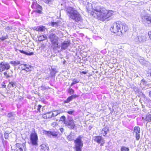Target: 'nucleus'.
Returning <instances> with one entry per match:
<instances>
[{"label": "nucleus", "mask_w": 151, "mask_h": 151, "mask_svg": "<svg viewBox=\"0 0 151 151\" xmlns=\"http://www.w3.org/2000/svg\"><path fill=\"white\" fill-rule=\"evenodd\" d=\"M22 65V70H25L27 71L30 70V68H31V66L27 64H21L20 65Z\"/></svg>", "instance_id": "nucleus-17"}, {"label": "nucleus", "mask_w": 151, "mask_h": 151, "mask_svg": "<svg viewBox=\"0 0 151 151\" xmlns=\"http://www.w3.org/2000/svg\"><path fill=\"white\" fill-rule=\"evenodd\" d=\"M46 114L48 118H50L53 117L52 115V113L51 112H47Z\"/></svg>", "instance_id": "nucleus-34"}, {"label": "nucleus", "mask_w": 151, "mask_h": 151, "mask_svg": "<svg viewBox=\"0 0 151 151\" xmlns=\"http://www.w3.org/2000/svg\"><path fill=\"white\" fill-rule=\"evenodd\" d=\"M67 112L68 114H70L72 115L74 112V111H67Z\"/></svg>", "instance_id": "nucleus-42"}, {"label": "nucleus", "mask_w": 151, "mask_h": 151, "mask_svg": "<svg viewBox=\"0 0 151 151\" xmlns=\"http://www.w3.org/2000/svg\"><path fill=\"white\" fill-rule=\"evenodd\" d=\"M129 148L125 146L121 147L120 149L121 151H129Z\"/></svg>", "instance_id": "nucleus-30"}, {"label": "nucleus", "mask_w": 151, "mask_h": 151, "mask_svg": "<svg viewBox=\"0 0 151 151\" xmlns=\"http://www.w3.org/2000/svg\"><path fill=\"white\" fill-rule=\"evenodd\" d=\"M82 136L80 135L74 140V149L75 151H82V148L83 145V141L82 140Z\"/></svg>", "instance_id": "nucleus-5"}, {"label": "nucleus", "mask_w": 151, "mask_h": 151, "mask_svg": "<svg viewBox=\"0 0 151 151\" xmlns=\"http://www.w3.org/2000/svg\"><path fill=\"white\" fill-rule=\"evenodd\" d=\"M105 12H106L107 13L106 15L107 17V19L113 15L114 13V12L110 10L109 11H108L106 10V11H105Z\"/></svg>", "instance_id": "nucleus-22"}, {"label": "nucleus", "mask_w": 151, "mask_h": 151, "mask_svg": "<svg viewBox=\"0 0 151 151\" xmlns=\"http://www.w3.org/2000/svg\"><path fill=\"white\" fill-rule=\"evenodd\" d=\"M66 12L68 16L73 20L78 22L82 20V17L79 12L73 7H68Z\"/></svg>", "instance_id": "nucleus-3"}, {"label": "nucleus", "mask_w": 151, "mask_h": 151, "mask_svg": "<svg viewBox=\"0 0 151 151\" xmlns=\"http://www.w3.org/2000/svg\"><path fill=\"white\" fill-rule=\"evenodd\" d=\"M46 3H49L51 1L50 0H45Z\"/></svg>", "instance_id": "nucleus-49"}, {"label": "nucleus", "mask_w": 151, "mask_h": 151, "mask_svg": "<svg viewBox=\"0 0 151 151\" xmlns=\"http://www.w3.org/2000/svg\"><path fill=\"white\" fill-rule=\"evenodd\" d=\"M148 35L149 36L151 40V31H150L148 32Z\"/></svg>", "instance_id": "nucleus-47"}, {"label": "nucleus", "mask_w": 151, "mask_h": 151, "mask_svg": "<svg viewBox=\"0 0 151 151\" xmlns=\"http://www.w3.org/2000/svg\"><path fill=\"white\" fill-rule=\"evenodd\" d=\"M144 22L148 24H151V16H149L147 14H142L141 16Z\"/></svg>", "instance_id": "nucleus-12"}, {"label": "nucleus", "mask_w": 151, "mask_h": 151, "mask_svg": "<svg viewBox=\"0 0 151 151\" xmlns=\"http://www.w3.org/2000/svg\"><path fill=\"white\" fill-rule=\"evenodd\" d=\"M43 118L44 119H47L48 117H47V114H43L42 116Z\"/></svg>", "instance_id": "nucleus-45"}, {"label": "nucleus", "mask_w": 151, "mask_h": 151, "mask_svg": "<svg viewBox=\"0 0 151 151\" xmlns=\"http://www.w3.org/2000/svg\"><path fill=\"white\" fill-rule=\"evenodd\" d=\"M10 63L13 65L14 66L20 64V62L19 61L16 60V61H11Z\"/></svg>", "instance_id": "nucleus-26"}, {"label": "nucleus", "mask_w": 151, "mask_h": 151, "mask_svg": "<svg viewBox=\"0 0 151 151\" xmlns=\"http://www.w3.org/2000/svg\"><path fill=\"white\" fill-rule=\"evenodd\" d=\"M133 89L134 91L136 92H139V89L138 87L135 86L133 87Z\"/></svg>", "instance_id": "nucleus-38"}, {"label": "nucleus", "mask_w": 151, "mask_h": 151, "mask_svg": "<svg viewBox=\"0 0 151 151\" xmlns=\"http://www.w3.org/2000/svg\"><path fill=\"white\" fill-rule=\"evenodd\" d=\"M9 133H8V132L7 131L5 132V133H4V137L6 139H8L9 136Z\"/></svg>", "instance_id": "nucleus-33"}, {"label": "nucleus", "mask_w": 151, "mask_h": 151, "mask_svg": "<svg viewBox=\"0 0 151 151\" xmlns=\"http://www.w3.org/2000/svg\"><path fill=\"white\" fill-rule=\"evenodd\" d=\"M145 37L143 36H139L135 38V40L136 42H142L145 41Z\"/></svg>", "instance_id": "nucleus-15"}, {"label": "nucleus", "mask_w": 151, "mask_h": 151, "mask_svg": "<svg viewBox=\"0 0 151 151\" xmlns=\"http://www.w3.org/2000/svg\"><path fill=\"white\" fill-rule=\"evenodd\" d=\"M149 93L150 96L151 97V91L149 92Z\"/></svg>", "instance_id": "nucleus-52"}, {"label": "nucleus", "mask_w": 151, "mask_h": 151, "mask_svg": "<svg viewBox=\"0 0 151 151\" xmlns=\"http://www.w3.org/2000/svg\"><path fill=\"white\" fill-rule=\"evenodd\" d=\"M128 29L126 24L120 21L113 23L110 29L112 32L116 33L119 36H121L124 34Z\"/></svg>", "instance_id": "nucleus-2"}, {"label": "nucleus", "mask_w": 151, "mask_h": 151, "mask_svg": "<svg viewBox=\"0 0 151 151\" xmlns=\"http://www.w3.org/2000/svg\"><path fill=\"white\" fill-rule=\"evenodd\" d=\"M78 96L76 95H72L68 97V98L64 101L65 103H68L71 101L73 99L77 97Z\"/></svg>", "instance_id": "nucleus-18"}, {"label": "nucleus", "mask_w": 151, "mask_h": 151, "mask_svg": "<svg viewBox=\"0 0 151 151\" xmlns=\"http://www.w3.org/2000/svg\"><path fill=\"white\" fill-rule=\"evenodd\" d=\"M149 77H150V78H149V79L151 80V72H150V76Z\"/></svg>", "instance_id": "nucleus-51"}, {"label": "nucleus", "mask_w": 151, "mask_h": 151, "mask_svg": "<svg viewBox=\"0 0 151 151\" xmlns=\"http://www.w3.org/2000/svg\"><path fill=\"white\" fill-rule=\"evenodd\" d=\"M60 132L63 133L64 132V129L63 128H61L60 129Z\"/></svg>", "instance_id": "nucleus-48"}, {"label": "nucleus", "mask_w": 151, "mask_h": 151, "mask_svg": "<svg viewBox=\"0 0 151 151\" xmlns=\"http://www.w3.org/2000/svg\"><path fill=\"white\" fill-rule=\"evenodd\" d=\"M6 63H4L3 62H1L0 63V68H1L6 64Z\"/></svg>", "instance_id": "nucleus-43"}, {"label": "nucleus", "mask_w": 151, "mask_h": 151, "mask_svg": "<svg viewBox=\"0 0 151 151\" xmlns=\"http://www.w3.org/2000/svg\"><path fill=\"white\" fill-rule=\"evenodd\" d=\"M65 119V117L64 116H61L60 118L59 121H62L63 122L64 124L65 122L67 121Z\"/></svg>", "instance_id": "nucleus-32"}, {"label": "nucleus", "mask_w": 151, "mask_h": 151, "mask_svg": "<svg viewBox=\"0 0 151 151\" xmlns=\"http://www.w3.org/2000/svg\"><path fill=\"white\" fill-rule=\"evenodd\" d=\"M18 50V49H16L15 50V51H16L17 52V51Z\"/></svg>", "instance_id": "nucleus-57"}, {"label": "nucleus", "mask_w": 151, "mask_h": 151, "mask_svg": "<svg viewBox=\"0 0 151 151\" xmlns=\"http://www.w3.org/2000/svg\"><path fill=\"white\" fill-rule=\"evenodd\" d=\"M74 84H75L73 83V82L70 85V86H73V85H74Z\"/></svg>", "instance_id": "nucleus-53"}, {"label": "nucleus", "mask_w": 151, "mask_h": 151, "mask_svg": "<svg viewBox=\"0 0 151 151\" xmlns=\"http://www.w3.org/2000/svg\"><path fill=\"white\" fill-rule=\"evenodd\" d=\"M4 74L5 76H6L7 74V73L6 72H4Z\"/></svg>", "instance_id": "nucleus-54"}, {"label": "nucleus", "mask_w": 151, "mask_h": 151, "mask_svg": "<svg viewBox=\"0 0 151 151\" xmlns=\"http://www.w3.org/2000/svg\"><path fill=\"white\" fill-rule=\"evenodd\" d=\"M42 107V106L40 105H38V108H37V110L38 111H39L40 110V108H41Z\"/></svg>", "instance_id": "nucleus-46"}, {"label": "nucleus", "mask_w": 151, "mask_h": 151, "mask_svg": "<svg viewBox=\"0 0 151 151\" xmlns=\"http://www.w3.org/2000/svg\"><path fill=\"white\" fill-rule=\"evenodd\" d=\"M41 90H44L46 89V88L45 86H42L39 87Z\"/></svg>", "instance_id": "nucleus-41"}, {"label": "nucleus", "mask_w": 151, "mask_h": 151, "mask_svg": "<svg viewBox=\"0 0 151 151\" xmlns=\"http://www.w3.org/2000/svg\"><path fill=\"white\" fill-rule=\"evenodd\" d=\"M15 115V114L13 113H10L7 114L8 117L11 119H14V117Z\"/></svg>", "instance_id": "nucleus-29"}, {"label": "nucleus", "mask_w": 151, "mask_h": 151, "mask_svg": "<svg viewBox=\"0 0 151 151\" xmlns=\"http://www.w3.org/2000/svg\"><path fill=\"white\" fill-rule=\"evenodd\" d=\"M48 37L53 47L55 48L60 47V46L58 45L59 38L55 34L50 33V32L49 33L48 35Z\"/></svg>", "instance_id": "nucleus-4"}, {"label": "nucleus", "mask_w": 151, "mask_h": 151, "mask_svg": "<svg viewBox=\"0 0 151 151\" xmlns=\"http://www.w3.org/2000/svg\"><path fill=\"white\" fill-rule=\"evenodd\" d=\"M93 139L96 142L100 144L101 146H103L105 143V140L101 136H96L93 137Z\"/></svg>", "instance_id": "nucleus-8"}, {"label": "nucleus", "mask_w": 151, "mask_h": 151, "mask_svg": "<svg viewBox=\"0 0 151 151\" xmlns=\"http://www.w3.org/2000/svg\"><path fill=\"white\" fill-rule=\"evenodd\" d=\"M8 37L7 36H2L0 38V39L2 41H3L5 39H7Z\"/></svg>", "instance_id": "nucleus-40"}, {"label": "nucleus", "mask_w": 151, "mask_h": 151, "mask_svg": "<svg viewBox=\"0 0 151 151\" xmlns=\"http://www.w3.org/2000/svg\"><path fill=\"white\" fill-rule=\"evenodd\" d=\"M16 145V149H14L13 151H25L26 147L24 144L17 143Z\"/></svg>", "instance_id": "nucleus-10"}, {"label": "nucleus", "mask_w": 151, "mask_h": 151, "mask_svg": "<svg viewBox=\"0 0 151 151\" xmlns=\"http://www.w3.org/2000/svg\"><path fill=\"white\" fill-rule=\"evenodd\" d=\"M81 73L84 74H86L87 73V72H86L84 71H82L81 72Z\"/></svg>", "instance_id": "nucleus-50"}, {"label": "nucleus", "mask_w": 151, "mask_h": 151, "mask_svg": "<svg viewBox=\"0 0 151 151\" xmlns=\"http://www.w3.org/2000/svg\"><path fill=\"white\" fill-rule=\"evenodd\" d=\"M52 113L53 117L56 116L59 114V113L57 111H55L53 113Z\"/></svg>", "instance_id": "nucleus-35"}, {"label": "nucleus", "mask_w": 151, "mask_h": 151, "mask_svg": "<svg viewBox=\"0 0 151 151\" xmlns=\"http://www.w3.org/2000/svg\"><path fill=\"white\" fill-rule=\"evenodd\" d=\"M73 82L75 84H76L77 83H78L79 82V81L78 80L75 79L73 80Z\"/></svg>", "instance_id": "nucleus-44"}, {"label": "nucleus", "mask_w": 151, "mask_h": 151, "mask_svg": "<svg viewBox=\"0 0 151 151\" xmlns=\"http://www.w3.org/2000/svg\"><path fill=\"white\" fill-rule=\"evenodd\" d=\"M55 70V69H52V70L50 73V74L51 77L55 76L56 73L57 72Z\"/></svg>", "instance_id": "nucleus-28"}, {"label": "nucleus", "mask_w": 151, "mask_h": 151, "mask_svg": "<svg viewBox=\"0 0 151 151\" xmlns=\"http://www.w3.org/2000/svg\"><path fill=\"white\" fill-rule=\"evenodd\" d=\"M10 77V76H9V75H7L6 76V78H9V77Z\"/></svg>", "instance_id": "nucleus-56"}, {"label": "nucleus", "mask_w": 151, "mask_h": 151, "mask_svg": "<svg viewBox=\"0 0 151 151\" xmlns=\"http://www.w3.org/2000/svg\"><path fill=\"white\" fill-rule=\"evenodd\" d=\"M31 144L33 146L38 145V138L37 134L34 130L32 131L29 137Z\"/></svg>", "instance_id": "nucleus-6"}, {"label": "nucleus", "mask_w": 151, "mask_h": 151, "mask_svg": "<svg viewBox=\"0 0 151 151\" xmlns=\"http://www.w3.org/2000/svg\"><path fill=\"white\" fill-rule=\"evenodd\" d=\"M45 133L48 136L52 135L55 137L58 135V133L55 131H45Z\"/></svg>", "instance_id": "nucleus-13"}, {"label": "nucleus", "mask_w": 151, "mask_h": 151, "mask_svg": "<svg viewBox=\"0 0 151 151\" xmlns=\"http://www.w3.org/2000/svg\"><path fill=\"white\" fill-rule=\"evenodd\" d=\"M109 132V129L108 127H105L101 131V134L104 136H105L107 133Z\"/></svg>", "instance_id": "nucleus-19"}, {"label": "nucleus", "mask_w": 151, "mask_h": 151, "mask_svg": "<svg viewBox=\"0 0 151 151\" xmlns=\"http://www.w3.org/2000/svg\"><path fill=\"white\" fill-rule=\"evenodd\" d=\"M40 147H41V148L40 149L41 151H46V150L48 151V150L49 149L48 147H47L45 145H41L40 146Z\"/></svg>", "instance_id": "nucleus-21"}, {"label": "nucleus", "mask_w": 151, "mask_h": 151, "mask_svg": "<svg viewBox=\"0 0 151 151\" xmlns=\"http://www.w3.org/2000/svg\"><path fill=\"white\" fill-rule=\"evenodd\" d=\"M51 25L54 27H58L59 26V22H52L51 23Z\"/></svg>", "instance_id": "nucleus-31"}, {"label": "nucleus", "mask_w": 151, "mask_h": 151, "mask_svg": "<svg viewBox=\"0 0 151 151\" xmlns=\"http://www.w3.org/2000/svg\"><path fill=\"white\" fill-rule=\"evenodd\" d=\"M75 137V134L71 132L70 134L67 137V138L69 140L72 141L74 139Z\"/></svg>", "instance_id": "nucleus-20"}, {"label": "nucleus", "mask_w": 151, "mask_h": 151, "mask_svg": "<svg viewBox=\"0 0 151 151\" xmlns=\"http://www.w3.org/2000/svg\"><path fill=\"white\" fill-rule=\"evenodd\" d=\"M10 68L9 64L8 63H6V64L1 68H0V71L2 72L5 70H8Z\"/></svg>", "instance_id": "nucleus-16"}, {"label": "nucleus", "mask_w": 151, "mask_h": 151, "mask_svg": "<svg viewBox=\"0 0 151 151\" xmlns=\"http://www.w3.org/2000/svg\"><path fill=\"white\" fill-rule=\"evenodd\" d=\"M64 124L70 129H74L76 126L73 119H70L65 122Z\"/></svg>", "instance_id": "nucleus-7"}, {"label": "nucleus", "mask_w": 151, "mask_h": 151, "mask_svg": "<svg viewBox=\"0 0 151 151\" xmlns=\"http://www.w3.org/2000/svg\"><path fill=\"white\" fill-rule=\"evenodd\" d=\"M51 125L53 127H54L57 126L58 125V124L56 122H54L51 123Z\"/></svg>", "instance_id": "nucleus-37"}, {"label": "nucleus", "mask_w": 151, "mask_h": 151, "mask_svg": "<svg viewBox=\"0 0 151 151\" xmlns=\"http://www.w3.org/2000/svg\"><path fill=\"white\" fill-rule=\"evenodd\" d=\"M37 30L40 32H43L45 30V27L42 26H40L37 28Z\"/></svg>", "instance_id": "nucleus-27"}, {"label": "nucleus", "mask_w": 151, "mask_h": 151, "mask_svg": "<svg viewBox=\"0 0 151 151\" xmlns=\"http://www.w3.org/2000/svg\"><path fill=\"white\" fill-rule=\"evenodd\" d=\"M11 86H12L13 87L16 88L17 86L16 83L12 81L9 82L8 85V87H11Z\"/></svg>", "instance_id": "nucleus-25"}, {"label": "nucleus", "mask_w": 151, "mask_h": 151, "mask_svg": "<svg viewBox=\"0 0 151 151\" xmlns=\"http://www.w3.org/2000/svg\"><path fill=\"white\" fill-rule=\"evenodd\" d=\"M133 132L135 133V138L137 140H139L140 138V128L138 126L135 127L134 128Z\"/></svg>", "instance_id": "nucleus-11"}, {"label": "nucleus", "mask_w": 151, "mask_h": 151, "mask_svg": "<svg viewBox=\"0 0 151 151\" xmlns=\"http://www.w3.org/2000/svg\"><path fill=\"white\" fill-rule=\"evenodd\" d=\"M12 29V27L11 26H9L6 27L5 29V30L8 31L9 30H10Z\"/></svg>", "instance_id": "nucleus-36"}, {"label": "nucleus", "mask_w": 151, "mask_h": 151, "mask_svg": "<svg viewBox=\"0 0 151 151\" xmlns=\"http://www.w3.org/2000/svg\"><path fill=\"white\" fill-rule=\"evenodd\" d=\"M32 7L33 9H36V10L35 11L36 12L38 13L39 14H41L42 12V7L38 4L36 1H34L32 5Z\"/></svg>", "instance_id": "nucleus-9"}, {"label": "nucleus", "mask_w": 151, "mask_h": 151, "mask_svg": "<svg viewBox=\"0 0 151 151\" xmlns=\"http://www.w3.org/2000/svg\"><path fill=\"white\" fill-rule=\"evenodd\" d=\"M68 92L70 94H71L73 93L74 91L72 89L70 88L68 90Z\"/></svg>", "instance_id": "nucleus-39"}, {"label": "nucleus", "mask_w": 151, "mask_h": 151, "mask_svg": "<svg viewBox=\"0 0 151 151\" xmlns=\"http://www.w3.org/2000/svg\"><path fill=\"white\" fill-rule=\"evenodd\" d=\"M19 51L22 53H23L24 54H25L26 55H32L33 54V52H30L28 53L27 52H26L23 50H19Z\"/></svg>", "instance_id": "nucleus-24"}, {"label": "nucleus", "mask_w": 151, "mask_h": 151, "mask_svg": "<svg viewBox=\"0 0 151 151\" xmlns=\"http://www.w3.org/2000/svg\"><path fill=\"white\" fill-rule=\"evenodd\" d=\"M70 45L69 42L67 41H64L61 44L60 47L61 49L63 50H65Z\"/></svg>", "instance_id": "nucleus-14"}, {"label": "nucleus", "mask_w": 151, "mask_h": 151, "mask_svg": "<svg viewBox=\"0 0 151 151\" xmlns=\"http://www.w3.org/2000/svg\"><path fill=\"white\" fill-rule=\"evenodd\" d=\"M65 63H66V61L65 60H64V61L63 62V64H65Z\"/></svg>", "instance_id": "nucleus-55"}, {"label": "nucleus", "mask_w": 151, "mask_h": 151, "mask_svg": "<svg viewBox=\"0 0 151 151\" xmlns=\"http://www.w3.org/2000/svg\"><path fill=\"white\" fill-rule=\"evenodd\" d=\"M47 39V37L46 35H42L39 36L38 38V40L41 41L46 40Z\"/></svg>", "instance_id": "nucleus-23"}, {"label": "nucleus", "mask_w": 151, "mask_h": 151, "mask_svg": "<svg viewBox=\"0 0 151 151\" xmlns=\"http://www.w3.org/2000/svg\"><path fill=\"white\" fill-rule=\"evenodd\" d=\"M98 2L88 3L86 6V11L96 18L104 21L107 19V13L105 12L106 10L101 8Z\"/></svg>", "instance_id": "nucleus-1"}]
</instances>
